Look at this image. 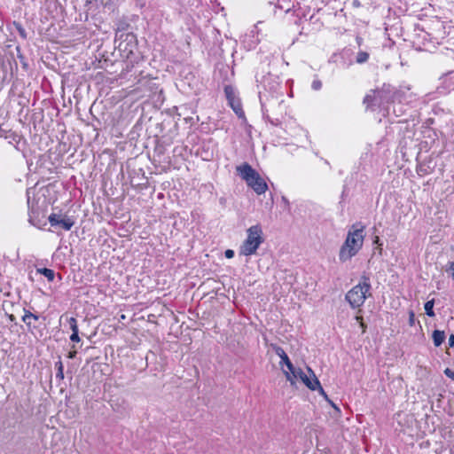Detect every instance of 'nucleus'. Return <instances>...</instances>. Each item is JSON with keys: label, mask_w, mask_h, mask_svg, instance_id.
I'll use <instances>...</instances> for the list:
<instances>
[{"label": "nucleus", "mask_w": 454, "mask_h": 454, "mask_svg": "<svg viewBox=\"0 0 454 454\" xmlns=\"http://www.w3.org/2000/svg\"><path fill=\"white\" fill-rule=\"evenodd\" d=\"M286 365V367L288 368V370L292 372L293 376L294 378H297V371L298 369H295L294 364H292L291 361H288L287 363L285 364Z\"/></svg>", "instance_id": "nucleus-20"}, {"label": "nucleus", "mask_w": 454, "mask_h": 454, "mask_svg": "<svg viewBox=\"0 0 454 454\" xmlns=\"http://www.w3.org/2000/svg\"><path fill=\"white\" fill-rule=\"evenodd\" d=\"M55 368L57 369L56 378L59 380H64V365L62 361L59 359L55 363Z\"/></svg>", "instance_id": "nucleus-15"}, {"label": "nucleus", "mask_w": 454, "mask_h": 454, "mask_svg": "<svg viewBox=\"0 0 454 454\" xmlns=\"http://www.w3.org/2000/svg\"><path fill=\"white\" fill-rule=\"evenodd\" d=\"M433 341L435 347H440L445 340L444 331L434 330L432 334Z\"/></svg>", "instance_id": "nucleus-11"}, {"label": "nucleus", "mask_w": 454, "mask_h": 454, "mask_svg": "<svg viewBox=\"0 0 454 454\" xmlns=\"http://www.w3.org/2000/svg\"><path fill=\"white\" fill-rule=\"evenodd\" d=\"M240 177L246 181L257 194H262L266 192L268 186L266 182L260 176L248 163L245 162L236 168Z\"/></svg>", "instance_id": "nucleus-3"}, {"label": "nucleus", "mask_w": 454, "mask_h": 454, "mask_svg": "<svg viewBox=\"0 0 454 454\" xmlns=\"http://www.w3.org/2000/svg\"><path fill=\"white\" fill-rule=\"evenodd\" d=\"M364 226L349 231L345 242L341 246L339 254V259L346 262L355 256L361 249L364 242Z\"/></svg>", "instance_id": "nucleus-1"}, {"label": "nucleus", "mask_w": 454, "mask_h": 454, "mask_svg": "<svg viewBox=\"0 0 454 454\" xmlns=\"http://www.w3.org/2000/svg\"><path fill=\"white\" fill-rule=\"evenodd\" d=\"M286 375L287 380H291V377L287 372H286Z\"/></svg>", "instance_id": "nucleus-37"}, {"label": "nucleus", "mask_w": 454, "mask_h": 454, "mask_svg": "<svg viewBox=\"0 0 454 454\" xmlns=\"http://www.w3.org/2000/svg\"><path fill=\"white\" fill-rule=\"evenodd\" d=\"M444 374H445L448 378H450V379H451L452 380H454V371H452L451 369H450V368H446V369L444 370Z\"/></svg>", "instance_id": "nucleus-24"}, {"label": "nucleus", "mask_w": 454, "mask_h": 454, "mask_svg": "<svg viewBox=\"0 0 454 454\" xmlns=\"http://www.w3.org/2000/svg\"><path fill=\"white\" fill-rule=\"evenodd\" d=\"M450 270H451V276L454 279V262H450Z\"/></svg>", "instance_id": "nucleus-31"}, {"label": "nucleus", "mask_w": 454, "mask_h": 454, "mask_svg": "<svg viewBox=\"0 0 454 454\" xmlns=\"http://www.w3.org/2000/svg\"><path fill=\"white\" fill-rule=\"evenodd\" d=\"M8 319H9L11 322L16 323V317H14V315H12V314L8 315Z\"/></svg>", "instance_id": "nucleus-32"}, {"label": "nucleus", "mask_w": 454, "mask_h": 454, "mask_svg": "<svg viewBox=\"0 0 454 454\" xmlns=\"http://www.w3.org/2000/svg\"><path fill=\"white\" fill-rule=\"evenodd\" d=\"M4 137L5 139H8L9 143H11V144L12 142L19 143V141H20L19 136L16 135L15 133H13V132H11V131L4 132Z\"/></svg>", "instance_id": "nucleus-17"}, {"label": "nucleus", "mask_w": 454, "mask_h": 454, "mask_svg": "<svg viewBox=\"0 0 454 454\" xmlns=\"http://www.w3.org/2000/svg\"><path fill=\"white\" fill-rule=\"evenodd\" d=\"M70 340L74 342H79L80 341L79 332L72 333V334L70 336Z\"/></svg>", "instance_id": "nucleus-25"}, {"label": "nucleus", "mask_w": 454, "mask_h": 454, "mask_svg": "<svg viewBox=\"0 0 454 454\" xmlns=\"http://www.w3.org/2000/svg\"><path fill=\"white\" fill-rule=\"evenodd\" d=\"M311 87H312V89H313V90H320V89H321V87H322V82H321V81H319V80H315V81H313V82H312V84H311Z\"/></svg>", "instance_id": "nucleus-22"}, {"label": "nucleus", "mask_w": 454, "mask_h": 454, "mask_svg": "<svg viewBox=\"0 0 454 454\" xmlns=\"http://www.w3.org/2000/svg\"><path fill=\"white\" fill-rule=\"evenodd\" d=\"M39 319V316L31 313L29 310L24 309V316L22 317V321L25 323V325L27 326L28 330L32 332V322L33 320L37 321Z\"/></svg>", "instance_id": "nucleus-10"}, {"label": "nucleus", "mask_w": 454, "mask_h": 454, "mask_svg": "<svg viewBox=\"0 0 454 454\" xmlns=\"http://www.w3.org/2000/svg\"><path fill=\"white\" fill-rule=\"evenodd\" d=\"M247 239L243 241L239 247V254L250 256L254 254L263 243L264 239L262 237V230L259 224L249 227L247 231Z\"/></svg>", "instance_id": "nucleus-2"}, {"label": "nucleus", "mask_w": 454, "mask_h": 454, "mask_svg": "<svg viewBox=\"0 0 454 454\" xmlns=\"http://www.w3.org/2000/svg\"><path fill=\"white\" fill-rule=\"evenodd\" d=\"M16 50H17V51L19 52L18 57H19V59H20V60L21 64L23 65V67H24V68H27V63H26V61H25V58H24V57H23V55L20 53V47L18 46V47L16 48Z\"/></svg>", "instance_id": "nucleus-21"}, {"label": "nucleus", "mask_w": 454, "mask_h": 454, "mask_svg": "<svg viewBox=\"0 0 454 454\" xmlns=\"http://www.w3.org/2000/svg\"><path fill=\"white\" fill-rule=\"evenodd\" d=\"M224 93H225L226 98L228 100V104L232 108L234 113L239 118H244L245 117V114H244V111L242 109V106H241L240 100L238 98H236L235 91H234V89L232 88V86L226 85L224 87Z\"/></svg>", "instance_id": "nucleus-7"}, {"label": "nucleus", "mask_w": 454, "mask_h": 454, "mask_svg": "<svg viewBox=\"0 0 454 454\" xmlns=\"http://www.w3.org/2000/svg\"><path fill=\"white\" fill-rule=\"evenodd\" d=\"M224 255L226 258L228 259H231L234 256V251L231 250V249H227L225 252H224Z\"/></svg>", "instance_id": "nucleus-26"}, {"label": "nucleus", "mask_w": 454, "mask_h": 454, "mask_svg": "<svg viewBox=\"0 0 454 454\" xmlns=\"http://www.w3.org/2000/svg\"><path fill=\"white\" fill-rule=\"evenodd\" d=\"M368 280L369 279L367 278H364V281L362 283L355 286L347 293L346 300L352 308H358L364 304L371 288V285Z\"/></svg>", "instance_id": "nucleus-4"}, {"label": "nucleus", "mask_w": 454, "mask_h": 454, "mask_svg": "<svg viewBox=\"0 0 454 454\" xmlns=\"http://www.w3.org/2000/svg\"><path fill=\"white\" fill-rule=\"evenodd\" d=\"M4 132H6V130H4L0 128V137H4Z\"/></svg>", "instance_id": "nucleus-33"}, {"label": "nucleus", "mask_w": 454, "mask_h": 454, "mask_svg": "<svg viewBox=\"0 0 454 454\" xmlns=\"http://www.w3.org/2000/svg\"><path fill=\"white\" fill-rule=\"evenodd\" d=\"M379 241H380V238L378 236H375L373 243L379 244Z\"/></svg>", "instance_id": "nucleus-34"}, {"label": "nucleus", "mask_w": 454, "mask_h": 454, "mask_svg": "<svg viewBox=\"0 0 454 454\" xmlns=\"http://www.w3.org/2000/svg\"><path fill=\"white\" fill-rule=\"evenodd\" d=\"M37 272L44 276L49 281H53L55 278L54 270L48 268L37 269Z\"/></svg>", "instance_id": "nucleus-13"}, {"label": "nucleus", "mask_w": 454, "mask_h": 454, "mask_svg": "<svg viewBox=\"0 0 454 454\" xmlns=\"http://www.w3.org/2000/svg\"><path fill=\"white\" fill-rule=\"evenodd\" d=\"M356 319H357V320H361V322H360V325H361V327H362L363 333H364V332H365V329H366V325L363 322V320H362V318H361V317H356Z\"/></svg>", "instance_id": "nucleus-30"}, {"label": "nucleus", "mask_w": 454, "mask_h": 454, "mask_svg": "<svg viewBox=\"0 0 454 454\" xmlns=\"http://www.w3.org/2000/svg\"><path fill=\"white\" fill-rule=\"evenodd\" d=\"M12 25H13L14 28L16 29V31L19 33L20 36L23 40H26L27 38V33L26 29L23 27V26L20 22H17V21H14Z\"/></svg>", "instance_id": "nucleus-14"}, {"label": "nucleus", "mask_w": 454, "mask_h": 454, "mask_svg": "<svg viewBox=\"0 0 454 454\" xmlns=\"http://www.w3.org/2000/svg\"><path fill=\"white\" fill-rule=\"evenodd\" d=\"M272 348H273V350L275 351L276 355H278L281 358L280 364H282V363L286 364L288 361H290L288 356L286 355V353L281 347L277 346V345H272Z\"/></svg>", "instance_id": "nucleus-12"}, {"label": "nucleus", "mask_w": 454, "mask_h": 454, "mask_svg": "<svg viewBox=\"0 0 454 454\" xmlns=\"http://www.w3.org/2000/svg\"><path fill=\"white\" fill-rule=\"evenodd\" d=\"M330 403H331L332 406L339 412L340 411L339 408L332 402H330Z\"/></svg>", "instance_id": "nucleus-35"}, {"label": "nucleus", "mask_w": 454, "mask_h": 454, "mask_svg": "<svg viewBox=\"0 0 454 454\" xmlns=\"http://www.w3.org/2000/svg\"><path fill=\"white\" fill-rule=\"evenodd\" d=\"M49 223L51 226L59 225L63 230L69 231L74 226V222L67 215H62L60 214H51Z\"/></svg>", "instance_id": "nucleus-8"}, {"label": "nucleus", "mask_w": 454, "mask_h": 454, "mask_svg": "<svg viewBox=\"0 0 454 454\" xmlns=\"http://www.w3.org/2000/svg\"><path fill=\"white\" fill-rule=\"evenodd\" d=\"M77 355V351L76 350H71L68 355H67V357L69 359H74Z\"/></svg>", "instance_id": "nucleus-29"}, {"label": "nucleus", "mask_w": 454, "mask_h": 454, "mask_svg": "<svg viewBox=\"0 0 454 454\" xmlns=\"http://www.w3.org/2000/svg\"><path fill=\"white\" fill-rule=\"evenodd\" d=\"M434 300L432 299L430 301H427L425 305H424V308H425V311H426V314L430 317H434Z\"/></svg>", "instance_id": "nucleus-16"}, {"label": "nucleus", "mask_w": 454, "mask_h": 454, "mask_svg": "<svg viewBox=\"0 0 454 454\" xmlns=\"http://www.w3.org/2000/svg\"><path fill=\"white\" fill-rule=\"evenodd\" d=\"M369 59V54L365 51H360L358 52L357 56H356V62L357 63H364L368 60Z\"/></svg>", "instance_id": "nucleus-18"}, {"label": "nucleus", "mask_w": 454, "mask_h": 454, "mask_svg": "<svg viewBox=\"0 0 454 454\" xmlns=\"http://www.w3.org/2000/svg\"><path fill=\"white\" fill-rule=\"evenodd\" d=\"M95 2L104 6H107L111 4V0H95Z\"/></svg>", "instance_id": "nucleus-27"}, {"label": "nucleus", "mask_w": 454, "mask_h": 454, "mask_svg": "<svg viewBox=\"0 0 454 454\" xmlns=\"http://www.w3.org/2000/svg\"><path fill=\"white\" fill-rule=\"evenodd\" d=\"M68 323H69L70 329L72 330V333L79 332L78 325H77V321H76V319L74 317H70L68 319Z\"/></svg>", "instance_id": "nucleus-19"}, {"label": "nucleus", "mask_w": 454, "mask_h": 454, "mask_svg": "<svg viewBox=\"0 0 454 454\" xmlns=\"http://www.w3.org/2000/svg\"><path fill=\"white\" fill-rule=\"evenodd\" d=\"M378 102L379 99L376 90H372L364 98V104L366 106V108L373 109V106H378Z\"/></svg>", "instance_id": "nucleus-9"}, {"label": "nucleus", "mask_w": 454, "mask_h": 454, "mask_svg": "<svg viewBox=\"0 0 454 454\" xmlns=\"http://www.w3.org/2000/svg\"><path fill=\"white\" fill-rule=\"evenodd\" d=\"M309 372L311 373V376H308L305 372H303L301 369H298L297 371V378L299 377L302 382L311 390H318L319 393L324 395L325 398H327V395L325 394V390L321 387V384L317 378L316 377L315 373L312 372L310 368H308Z\"/></svg>", "instance_id": "nucleus-6"}, {"label": "nucleus", "mask_w": 454, "mask_h": 454, "mask_svg": "<svg viewBox=\"0 0 454 454\" xmlns=\"http://www.w3.org/2000/svg\"><path fill=\"white\" fill-rule=\"evenodd\" d=\"M415 324V313L413 312V310H410L409 311V325L411 326L414 325Z\"/></svg>", "instance_id": "nucleus-23"}, {"label": "nucleus", "mask_w": 454, "mask_h": 454, "mask_svg": "<svg viewBox=\"0 0 454 454\" xmlns=\"http://www.w3.org/2000/svg\"><path fill=\"white\" fill-rule=\"evenodd\" d=\"M448 344L450 347H454V334L450 335Z\"/></svg>", "instance_id": "nucleus-28"}, {"label": "nucleus", "mask_w": 454, "mask_h": 454, "mask_svg": "<svg viewBox=\"0 0 454 454\" xmlns=\"http://www.w3.org/2000/svg\"><path fill=\"white\" fill-rule=\"evenodd\" d=\"M284 203H287V200L286 198H283Z\"/></svg>", "instance_id": "nucleus-38"}, {"label": "nucleus", "mask_w": 454, "mask_h": 454, "mask_svg": "<svg viewBox=\"0 0 454 454\" xmlns=\"http://www.w3.org/2000/svg\"><path fill=\"white\" fill-rule=\"evenodd\" d=\"M376 93L379 99L377 103L379 107H383L394 102L400 95V92L390 84H384L381 89L376 90Z\"/></svg>", "instance_id": "nucleus-5"}, {"label": "nucleus", "mask_w": 454, "mask_h": 454, "mask_svg": "<svg viewBox=\"0 0 454 454\" xmlns=\"http://www.w3.org/2000/svg\"><path fill=\"white\" fill-rule=\"evenodd\" d=\"M324 162L325 163V165L330 166V163H329V161L327 160H324Z\"/></svg>", "instance_id": "nucleus-36"}]
</instances>
